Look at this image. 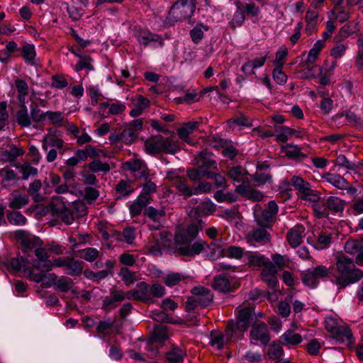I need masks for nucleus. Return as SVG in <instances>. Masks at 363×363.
I'll return each instance as SVG.
<instances>
[{
    "mask_svg": "<svg viewBox=\"0 0 363 363\" xmlns=\"http://www.w3.org/2000/svg\"><path fill=\"white\" fill-rule=\"evenodd\" d=\"M204 222L199 219L197 223H193L186 226L179 228L174 235V240L175 247L171 248L169 252L177 257L193 258L200 255L208 245L202 240L192 242L199 235V228L201 229Z\"/></svg>",
    "mask_w": 363,
    "mask_h": 363,
    "instance_id": "f257e3e1",
    "label": "nucleus"
},
{
    "mask_svg": "<svg viewBox=\"0 0 363 363\" xmlns=\"http://www.w3.org/2000/svg\"><path fill=\"white\" fill-rule=\"evenodd\" d=\"M336 267L338 274L335 276V284L341 289L363 278L362 271L355 267L353 260L347 256H339L337 258Z\"/></svg>",
    "mask_w": 363,
    "mask_h": 363,
    "instance_id": "f03ea898",
    "label": "nucleus"
},
{
    "mask_svg": "<svg viewBox=\"0 0 363 363\" xmlns=\"http://www.w3.org/2000/svg\"><path fill=\"white\" fill-rule=\"evenodd\" d=\"M145 152L149 155H174L179 150V143L172 138H164L161 135L152 136L144 143Z\"/></svg>",
    "mask_w": 363,
    "mask_h": 363,
    "instance_id": "7ed1b4c3",
    "label": "nucleus"
},
{
    "mask_svg": "<svg viewBox=\"0 0 363 363\" xmlns=\"http://www.w3.org/2000/svg\"><path fill=\"white\" fill-rule=\"evenodd\" d=\"M22 259L23 262L32 264L33 268H25L24 273L28 279L36 283L43 281L45 277V273L50 271L53 267L52 262L48 259L31 260L28 257Z\"/></svg>",
    "mask_w": 363,
    "mask_h": 363,
    "instance_id": "20e7f679",
    "label": "nucleus"
},
{
    "mask_svg": "<svg viewBox=\"0 0 363 363\" xmlns=\"http://www.w3.org/2000/svg\"><path fill=\"white\" fill-rule=\"evenodd\" d=\"M196 8V0H178L171 7L168 19L182 21L192 16Z\"/></svg>",
    "mask_w": 363,
    "mask_h": 363,
    "instance_id": "39448f33",
    "label": "nucleus"
},
{
    "mask_svg": "<svg viewBox=\"0 0 363 363\" xmlns=\"http://www.w3.org/2000/svg\"><path fill=\"white\" fill-rule=\"evenodd\" d=\"M278 212V206L274 201L268 203V208L263 209L260 205L257 204L254 208V216L257 225L262 228H269L274 221L275 216Z\"/></svg>",
    "mask_w": 363,
    "mask_h": 363,
    "instance_id": "423d86ee",
    "label": "nucleus"
},
{
    "mask_svg": "<svg viewBox=\"0 0 363 363\" xmlns=\"http://www.w3.org/2000/svg\"><path fill=\"white\" fill-rule=\"evenodd\" d=\"M329 274V268L325 265H318L303 271L301 273V279L305 286L314 289L318 285L319 279L328 277Z\"/></svg>",
    "mask_w": 363,
    "mask_h": 363,
    "instance_id": "0eeeda50",
    "label": "nucleus"
},
{
    "mask_svg": "<svg viewBox=\"0 0 363 363\" xmlns=\"http://www.w3.org/2000/svg\"><path fill=\"white\" fill-rule=\"evenodd\" d=\"M290 184L298 191L302 199L311 202H317L320 199L319 192L313 189L310 183L302 177L293 176L290 180Z\"/></svg>",
    "mask_w": 363,
    "mask_h": 363,
    "instance_id": "6e6552de",
    "label": "nucleus"
},
{
    "mask_svg": "<svg viewBox=\"0 0 363 363\" xmlns=\"http://www.w3.org/2000/svg\"><path fill=\"white\" fill-rule=\"evenodd\" d=\"M16 238L20 241L22 253L28 258L30 257V253L34 249L40 245V240L25 230H18L16 232Z\"/></svg>",
    "mask_w": 363,
    "mask_h": 363,
    "instance_id": "1a4fd4ad",
    "label": "nucleus"
},
{
    "mask_svg": "<svg viewBox=\"0 0 363 363\" xmlns=\"http://www.w3.org/2000/svg\"><path fill=\"white\" fill-rule=\"evenodd\" d=\"M254 309L252 307H245L238 312L237 320L230 321L232 323V330L235 333L239 331L243 333L250 326V323L253 318Z\"/></svg>",
    "mask_w": 363,
    "mask_h": 363,
    "instance_id": "9d476101",
    "label": "nucleus"
},
{
    "mask_svg": "<svg viewBox=\"0 0 363 363\" xmlns=\"http://www.w3.org/2000/svg\"><path fill=\"white\" fill-rule=\"evenodd\" d=\"M166 179L172 187L177 189L179 195L185 198H189L194 195L193 186H191L188 184V181L186 178L172 172H168Z\"/></svg>",
    "mask_w": 363,
    "mask_h": 363,
    "instance_id": "9b49d317",
    "label": "nucleus"
},
{
    "mask_svg": "<svg viewBox=\"0 0 363 363\" xmlns=\"http://www.w3.org/2000/svg\"><path fill=\"white\" fill-rule=\"evenodd\" d=\"M232 323H228L225 334L218 330H212L210 333L211 345L218 350H222L235 334L234 331L232 330Z\"/></svg>",
    "mask_w": 363,
    "mask_h": 363,
    "instance_id": "f8f14e48",
    "label": "nucleus"
},
{
    "mask_svg": "<svg viewBox=\"0 0 363 363\" xmlns=\"http://www.w3.org/2000/svg\"><path fill=\"white\" fill-rule=\"evenodd\" d=\"M196 167L200 168V170L206 174H210L212 169H217V163L213 158L212 153L207 150H203L198 153L194 158Z\"/></svg>",
    "mask_w": 363,
    "mask_h": 363,
    "instance_id": "ddd939ff",
    "label": "nucleus"
},
{
    "mask_svg": "<svg viewBox=\"0 0 363 363\" xmlns=\"http://www.w3.org/2000/svg\"><path fill=\"white\" fill-rule=\"evenodd\" d=\"M149 285L144 281H141L136 285L134 289L130 290L125 293L127 299H134L136 301L150 303L152 299L150 298Z\"/></svg>",
    "mask_w": 363,
    "mask_h": 363,
    "instance_id": "4468645a",
    "label": "nucleus"
},
{
    "mask_svg": "<svg viewBox=\"0 0 363 363\" xmlns=\"http://www.w3.org/2000/svg\"><path fill=\"white\" fill-rule=\"evenodd\" d=\"M250 336L252 340L259 341L264 345H268L270 341L269 328L262 322L252 325Z\"/></svg>",
    "mask_w": 363,
    "mask_h": 363,
    "instance_id": "2eb2a0df",
    "label": "nucleus"
},
{
    "mask_svg": "<svg viewBox=\"0 0 363 363\" xmlns=\"http://www.w3.org/2000/svg\"><path fill=\"white\" fill-rule=\"evenodd\" d=\"M48 278L49 283L44 284L46 286L54 285L57 289L64 293L69 291L74 285L72 279L67 277H57L56 274L52 273L49 274Z\"/></svg>",
    "mask_w": 363,
    "mask_h": 363,
    "instance_id": "dca6fc26",
    "label": "nucleus"
},
{
    "mask_svg": "<svg viewBox=\"0 0 363 363\" xmlns=\"http://www.w3.org/2000/svg\"><path fill=\"white\" fill-rule=\"evenodd\" d=\"M111 296H106L103 300L102 308L108 311L118 306V303L127 299L125 291L121 290H111Z\"/></svg>",
    "mask_w": 363,
    "mask_h": 363,
    "instance_id": "f3484780",
    "label": "nucleus"
},
{
    "mask_svg": "<svg viewBox=\"0 0 363 363\" xmlns=\"http://www.w3.org/2000/svg\"><path fill=\"white\" fill-rule=\"evenodd\" d=\"M266 228H259L249 232L247 240L250 244L258 243L265 245L270 241V234L265 230Z\"/></svg>",
    "mask_w": 363,
    "mask_h": 363,
    "instance_id": "a211bd4d",
    "label": "nucleus"
},
{
    "mask_svg": "<svg viewBox=\"0 0 363 363\" xmlns=\"http://www.w3.org/2000/svg\"><path fill=\"white\" fill-rule=\"evenodd\" d=\"M192 294L196 297L199 306L201 307L208 306L213 298L211 290L203 286H196L191 290Z\"/></svg>",
    "mask_w": 363,
    "mask_h": 363,
    "instance_id": "6ab92c4d",
    "label": "nucleus"
},
{
    "mask_svg": "<svg viewBox=\"0 0 363 363\" xmlns=\"http://www.w3.org/2000/svg\"><path fill=\"white\" fill-rule=\"evenodd\" d=\"M304 235L305 228L297 225L287 232L286 240L291 247L296 248L301 244Z\"/></svg>",
    "mask_w": 363,
    "mask_h": 363,
    "instance_id": "aec40b11",
    "label": "nucleus"
},
{
    "mask_svg": "<svg viewBox=\"0 0 363 363\" xmlns=\"http://www.w3.org/2000/svg\"><path fill=\"white\" fill-rule=\"evenodd\" d=\"M226 176L235 182L245 183L248 182L247 171L242 167L238 165L233 167L228 166L225 171Z\"/></svg>",
    "mask_w": 363,
    "mask_h": 363,
    "instance_id": "412c9836",
    "label": "nucleus"
},
{
    "mask_svg": "<svg viewBox=\"0 0 363 363\" xmlns=\"http://www.w3.org/2000/svg\"><path fill=\"white\" fill-rule=\"evenodd\" d=\"M235 191L245 199L252 201H260L264 198L262 192L245 184H240L237 186Z\"/></svg>",
    "mask_w": 363,
    "mask_h": 363,
    "instance_id": "4be33fe9",
    "label": "nucleus"
},
{
    "mask_svg": "<svg viewBox=\"0 0 363 363\" xmlns=\"http://www.w3.org/2000/svg\"><path fill=\"white\" fill-rule=\"evenodd\" d=\"M277 270L273 262H268L264 268L261 272V279L266 282L269 287L274 289L277 284Z\"/></svg>",
    "mask_w": 363,
    "mask_h": 363,
    "instance_id": "5701e85b",
    "label": "nucleus"
},
{
    "mask_svg": "<svg viewBox=\"0 0 363 363\" xmlns=\"http://www.w3.org/2000/svg\"><path fill=\"white\" fill-rule=\"evenodd\" d=\"M247 263L252 268H264L271 260L257 252H248L246 255Z\"/></svg>",
    "mask_w": 363,
    "mask_h": 363,
    "instance_id": "b1692460",
    "label": "nucleus"
},
{
    "mask_svg": "<svg viewBox=\"0 0 363 363\" xmlns=\"http://www.w3.org/2000/svg\"><path fill=\"white\" fill-rule=\"evenodd\" d=\"M9 206L11 209H19L29 203V197L27 194L18 190L13 191L9 198Z\"/></svg>",
    "mask_w": 363,
    "mask_h": 363,
    "instance_id": "393cba45",
    "label": "nucleus"
},
{
    "mask_svg": "<svg viewBox=\"0 0 363 363\" xmlns=\"http://www.w3.org/2000/svg\"><path fill=\"white\" fill-rule=\"evenodd\" d=\"M332 337L347 345L354 343V338L353 337L352 331L347 325H339L335 330Z\"/></svg>",
    "mask_w": 363,
    "mask_h": 363,
    "instance_id": "a878e982",
    "label": "nucleus"
},
{
    "mask_svg": "<svg viewBox=\"0 0 363 363\" xmlns=\"http://www.w3.org/2000/svg\"><path fill=\"white\" fill-rule=\"evenodd\" d=\"M345 204L346 203L344 200L334 196L328 197L324 201V206L333 213H342L345 209Z\"/></svg>",
    "mask_w": 363,
    "mask_h": 363,
    "instance_id": "bb28decb",
    "label": "nucleus"
},
{
    "mask_svg": "<svg viewBox=\"0 0 363 363\" xmlns=\"http://www.w3.org/2000/svg\"><path fill=\"white\" fill-rule=\"evenodd\" d=\"M116 196L117 199L128 197L134 192L135 189L132 186V182L129 180L121 179L115 187Z\"/></svg>",
    "mask_w": 363,
    "mask_h": 363,
    "instance_id": "cd10ccee",
    "label": "nucleus"
},
{
    "mask_svg": "<svg viewBox=\"0 0 363 363\" xmlns=\"http://www.w3.org/2000/svg\"><path fill=\"white\" fill-rule=\"evenodd\" d=\"M336 65V61L331 62L330 65H328V61H325L323 66L318 67L319 73L321 75L320 79L321 85L325 86L330 83V77L333 74Z\"/></svg>",
    "mask_w": 363,
    "mask_h": 363,
    "instance_id": "c85d7f7f",
    "label": "nucleus"
},
{
    "mask_svg": "<svg viewBox=\"0 0 363 363\" xmlns=\"http://www.w3.org/2000/svg\"><path fill=\"white\" fill-rule=\"evenodd\" d=\"M138 41L140 45L147 46L150 42H158L160 45L164 43L160 35L147 30H140L137 35Z\"/></svg>",
    "mask_w": 363,
    "mask_h": 363,
    "instance_id": "c756f323",
    "label": "nucleus"
},
{
    "mask_svg": "<svg viewBox=\"0 0 363 363\" xmlns=\"http://www.w3.org/2000/svg\"><path fill=\"white\" fill-rule=\"evenodd\" d=\"M302 340L301 335L292 330H288L279 337V342L283 345L296 346L302 342Z\"/></svg>",
    "mask_w": 363,
    "mask_h": 363,
    "instance_id": "7c9ffc66",
    "label": "nucleus"
},
{
    "mask_svg": "<svg viewBox=\"0 0 363 363\" xmlns=\"http://www.w3.org/2000/svg\"><path fill=\"white\" fill-rule=\"evenodd\" d=\"M322 178L339 189H345L348 185L347 180L337 174L324 173Z\"/></svg>",
    "mask_w": 363,
    "mask_h": 363,
    "instance_id": "2f4dec72",
    "label": "nucleus"
},
{
    "mask_svg": "<svg viewBox=\"0 0 363 363\" xmlns=\"http://www.w3.org/2000/svg\"><path fill=\"white\" fill-rule=\"evenodd\" d=\"M276 132L279 133L277 135V141L285 143L288 140V137L292 135H296L297 138H301L303 136L302 132L296 130L286 126H281L275 128Z\"/></svg>",
    "mask_w": 363,
    "mask_h": 363,
    "instance_id": "473e14b6",
    "label": "nucleus"
},
{
    "mask_svg": "<svg viewBox=\"0 0 363 363\" xmlns=\"http://www.w3.org/2000/svg\"><path fill=\"white\" fill-rule=\"evenodd\" d=\"M102 255L100 250L94 247H86L83 250H78L76 256L83 259L89 262L96 261Z\"/></svg>",
    "mask_w": 363,
    "mask_h": 363,
    "instance_id": "72a5a7b5",
    "label": "nucleus"
},
{
    "mask_svg": "<svg viewBox=\"0 0 363 363\" xmlns=\"http://www.w3.org/2000/svg\"><path fill=\"white\" fill-rule=\"evenodd\" d=\"M185 352L177 346H172L166 352V360L168 363H183Z\"/></svg>",
    "mask_w": 363,
    "mask_h": 363,
    "instance_id": "f704fd0d",
    "label": "nucleus"
},
{
    "mask_svg": "<svg viewBox=\"0 0 363 363\" xmlns=\"http://www.w3.org/2000/svg\"><path fill=\"white\" fill-rule=\"evenodd\" d=\"M0 177L2 178L1 184L4 188L13 186L18 180V177L15 172L6 167L0 170Z\"/></svg>",
    "mask_w": 363,
    "mask_h": 363,
    "instance_id": "c9c22d12",
    "label": "nucleus"
},
{
    "mask_svg": "<svg viewBox=\"0 0 363 363\" xmlns=\"http://www.w3.org/2000/svg\"><path fill=\"white\" fill-rule=\"evenodd\" d=\"M24 150L16 146H12L9 150H4L0 152V160L5 162H12L16 159L24 154Z\"/></svg>",
    "mask_w": 363,
    "mask_h": 363,
    "instance_id": "e433bc0d",
    "label": "nucleus"
},
{
    "mask_svg": "<svg viewBox=\"0 0 363 363\" xmlns=\"http://www.w3.org/2000/svg\"><path fill=\"white\" fill-rule=\"evenodd\" d=\"M45 114L46 120L56 127H61L67 122L65 118L64 113L61 111H48L45 112Z\"/></svg>",
    "mask_w": 363,
    "mask_h": 363,
    "instance_id": "4c0bfd02",
    "label": "nucleus"
},
{
    "mask_svg": "<svg viewBox=\"0 0 363 363\" xmlns=\"http://www.w3.org/2000/svg\"><path fill=\"white\" fill-rule=\"evenodd\" d=\"M64 146L63 140L57 138L54 135H46L42 141V148L47 151L49 147L62 149Z\"/></svg>",
    "mask_w": 363,
    "mask_h": 363,
    "instance_id": "58836bf2",
    "label": "nucleus"
},
{
    "mask_svg": "<svg viewBox=\"0 0 363 363\" xmlns=\"http://www.w3.org/2000/svg\"><path fill=\"white\" fill-rule=\"evenodd\" d=\"M209 30V26L207 25H204L203 23L197 24L193 29H191L189 32L190 37L191 40L195 43H199L201 40L203 38L204 32Z\"/></svg>",
    "mask_w": 363,
    "mask_h": 363,
    "instance_id": "ea45409f",
    "label": "nucleus"
},
{
    "mask_svg": "<svg viewBox=\"0 0 363 363\" xmlns=\"http://www.w3.org/2000/svg\"><path fill=\"white\" fill-rule=\"evenodd\" d=\"M144 215L148 217L150 220H152L155 223H160L162 218H163L165 216V211L164 208H161L160 209H156L152 206H149L146 208L143 212Z\"/></svg>",
    "mask_w": 363,
    "mask_h": 363,
    "instance_id": "a19ab883",
    "label": "nucleus"
},
{
    "mask_svg": "<svg viewBox=\"0 0 363 363\" xmlns=\"http://www.w3.org/2000/svg\"><path fill=\"white\" fill-rule=\"evenodd\" d=\"M213 286L215 289L224 293L232 290L229 280L221 275L217 276L214 278Z\"/></svg>",
    "mask_w": 363,
    "mask_h": 363,
    "instance_id": "79ce46f5",
    "label": "nucleus"
},
{
    "mask_svg": "<svg viewBox=\"0 0 363 363\" xmlns=\"http://www.w3.org/2000/svg\"><path fill=\"white\" fill-rule=\"evenodd\" d=\"M16 120L19 125L22 127H29L32 123L30 115L29 116L27 111L26 106L22 105L20 110L16 113Z\"/></svg>",
    "mask_w": 363,
    "mask_h": 363,
    "instance_id": "37998d69",
    "label": "nucleus"
},
{
    "mask_svg": "<svg viewBox=\"0 0 363 363\" xmlns=\"http://www.w3.org/2000/svg\"><path fill=\"white\" fill-rule=\"evenodd\" d=\"M84 262L79 260L69 258L67 269L70 276H79L82 273Z\"/></svg>",
    "mask_w": 363,
    "mask_h": 363,
    "instance_id": "c03bdc74",
    "label": "nucleus"
},
{
    "mask_svg": "<svg viewBox=\"0 0 363 363\" xmlns=\"http://www.w3.org/2000/svg\"><path fill=\"white\" fill-rule=\"evenodd\" d=\"M21 50L25 61L30 65H34L36 55L34 45L25 43Z\"/></svg>",
    "mask_w": 363,
    "mask_h": 363,
    "instance_id": "a18cd8bd",
    "label": "nucleus"
},
{
    "mask_svg": "<svg viewBox=\"0 0 363 363\" xmlns=\"http://www.w3.org/2000/svg\"><path fill=\"white\" fill-rule=\"evenodd\" d=\"M30 114L32 121L43 123L46 121L45 112L42 111L36 103L33 102L30 106Z\"/></svg>",
    "mask_w": 363,
    "mask_h": 363,
    "instance_id": "49530a36",
    "label": "nucleus"
},
{
    "mask_svg": "<svg viewBox=\"0 0 363 363\" xmlns=\"http://www.w3.org/2000/svg\"><path fill=\"white\" fill-rule=\"evenodd\" d=\"M325 45L324 41L323 40H318L314 45L313 47L309 50L307 60H306V64H313L315 60L317 59L319 53L322 50Z\"/></svg>",
    "mask_w": 363,
    "mask_h": 363,
    "instance_id": "de8ad7c7",
    "label": "nucleus"
},
{
    "mask_svg": "<svg viewBox=\"0 0 363 363\" xmlns=\"http://www.w3.org/2000/svg\"><path fill=\"white\" fill-rule=\"evenodd\" d=\"M65 210V203L61 199H55L50 203V211L52 216L60 218Z\"/></svg>",
    "mask_w": 363,
    "mask_h": 363,
    "instance_id": "09e8293b",
    "label": "nucleus"
},
{
    "mask_svg": "<svg viewBox=\"0 0 363 363\" xmlns=\"http://www.w3.org/2000/svg\"><path fill=\"white\" fill-rule=\"evenodd\" d=\"M89 169L94 173L97 172H108L111 169V166L107 162H103L100 160H94L89 163Z\"/></svg>",
    "mask_w": 363,
    "mask_h": 363,
    "instance_id": "8fccbe9b",
    "label": "nucleus"
},
{
    "mask_svg": "<svg viewBox=\"0 0 363 363\" xmlns=\"http://www.w3.org/2000/svg\"><path fill=\"white\" fill-rule=\"evenodd\" d=\"M9 223L14 225H23L26 223V218L19 211H8L6 215Z\"/></svg>",
    "mask_w": 363,
    "mask_h": 363,
    "instance_id": "3c124183",
    "label": "nucleus"
},
{
    "mask_svg": "<svg viewBox=\"0 0 363 363\" xmlns=\"http://www.w3.org/2000/svg\"><path fill=\"white\" fill-rule=\"evenodd\" d=\"M216 211V205L210 200L203 201L196 208V213L205 216L213 214Z\"/></svg>",
    "mask_w": 363,
    "mask_h": 363,
    "instance_id": "603ef678",
    "label": "nucleus"
},
{
    "mask_svg": "<svg viewBox=\"0 0 363 363\" xmlns=\"http://www.w3.org/2000/svg\"><path fill=\"white\" fill-rule=\"evenodd\" d=\"M332 242V235L327 232H320L317 237L315 247L319 250L327 248Z\"/></svg>",
    "mask_w": 363,
    "mask_h": 363,
    "instance_id": "864d4df0",
    "label": "nucleus"
},
{
    "mask_svg": "<svg viewBox=\"0 0 363 363\" xmlns=\"http://www.w3.org/2000/svg\"><path fill=\"white\" fill-rule=\"evenodd\" d=\"M185 278L182 274L171 272L164 278V282L167 286L171 287L178 284L181 281L184 280Z\"/></svg>",
    "mask_w": 363,
    "mask_h": 363,
    "instance_id": "5fc2aeb1",
    "label": "nucleus"
},
{
    "mask_svg": "<svg viewBox=\"0 0 363 363\" xmlns=\"http://www.w3.org/2000/svg\"><path fill=\"white\" fill-rule=\"evenodd\" d=\"M41 182L38 179L35 180L29 186L28 193L33 197V199L35 202H38L43 200V196L38 194V191L41 189Z\"/></svg>",
    "mask_w": 363,
    "mask_h": 363,
    "instance_id": "6e6d98bb",
    "label": "nucleus"
},
{
    "mask_svg": "<svg viewBox=\"0 0 363 363\" xmlns=\"http://www.w3.org/2000/svg\"><path fill=\"white\" fill-rule=\"evenodd\" d=\"M214 199L219 203L227 202L229 203L235 202L237 196L233 193H224L221 190L217 191L214 194Z\"/></svg>",
    "mask_w": 363,
    "mask_h": 363,
    "instance_id": "4d7b16f0",
    "label": "nucleus"
},
{
    "mask_svg": "<svg viewBox=\"0 0 363 363\" xmlns=\"http://www.w3.org/2000/svg\"><path fill=\"white\" fill-rule=\"evenodd\" d=\"M119 276L126 286H130L137 280L135 272H131L125 267L121 269Z\"/></svg>",
    "mask_w": 363,
    "mask_h": 363,
    "instance_id": "13d9d810",
    "label": "nucleus"
},
{
    "mask_svg": "<svg viewBox=\"0 0 363 363\" xmlns=\"http://www.w3.org/2000/svg\"><path fill=\"white\" fill-rule=\"evenodd\" d=\"M362 247L363 242L356 240H350L345 243V250L350 255L357 254Z\"/></svg>",
    "mask_w": 363,
    "mask_h": 363,
    "instance_id": "bf43d9fd",
    "label": "nucleus"
},
{
    "mask_svg": "<svg viewBox=\"0 0 363 363\" xmlns=\"http://www.w3.org/2000/svg\"><path fill=\"white\" fill-rule=\"evenodd\" d=\"M138 138V133L132 130L131 128H129L128 126L122 130L121 133V140L127 145L131 144Z\"/></svg>",
    "mask_w": 363,
    "mask_h": 363,
    "instance_id": "052dcab7",
    "label": "nucleus"
},
{
    "mask_svg": "<svg viewBox=\"0 0 363 363\" xmlns=\"http://www.w3.org/2000/svg\"><path fill=\"white\" fill-rule=\"evenodd\" d=\"M152 338L155 341L162 342L168 338L167 328L163 325L155 327L152 333Z\"/></svg>",
    "mask_w": 363,
    "mask_h": 363,
    "instance_id": "680f3d73",
    "label": "nucleus"
},
{
    "mask_svg": "<svg viewBox=\"0 0 363 363\" xmlns=\"http://www.w3.org/2000/svg\"><path fill=\"white\" fill-rule=\"evenodd\" d=\"M79 60L75 66V70L79 72L83 69H88L89 70H93L94 67L91 65L92 59L87 55L82 56L79 55Z\"/></svg>",
    "mask_w": 363,
    "mask_h": 363,
    "instance_id": "e2e57ef3",
    "label": "nucleus"
},
{
    "mask_svg": "<svg viewBox=\"0 0 363 363\" xmlns=\"http://www.w3.org/2000/svg\"><path fill=\"white\" fill-rule=\"evenodd\" d=\"M285 155L291 159H297L301 157H306V155L301 152L300 147H298L297 145H292L291 144L286 145Z\"/></svg>",
    "mask_w": 363,
    "mask_h": 363,
    "instance_id": "0e129e2a",
    "label": "nucleus"
},
{
    "mask_svg": "<svg viewBox=\"0 0 363 363\" xmlns=\"http://www.w3.org/2000/svg\"><path fill=\"white\" fill-rule=\"evenodd\" d=\"M284 354V350L279 343L271 345L268 350V355L272 359H278Z\"/></svg>",
    "mask_w": 363,
    "mask_h": 363,
    "instance_id": "69168bd1",
    "label": "nucleus"
},
{
    "mask_svg": "<svg viewBox=\"0 0 363 363\" xmlns=\"http://www.w3.org/2000/svg\"><path fill=\"white\" fill-rule=\"evenodd\" d=\"M17 168H19L21 170V172L22 173L23 176L22 178L23 179H28L29 176L32 175H36L38 174V169L37 168L31 166L28 163H25L22 165H15Z\"/></svg>",
    "mask_w": 363,
    "mask_h": 363,
    "instance_id": "338daca9",
    "label": "nucleus"
},
{
    "mask_svg": "<svg viewBox=\"0 0 363 363\" xmlns=\"http://www.w3.org/2000/svg\"><path fill=\"white\" fill-rule=\"evenodd\" d=\"M243 13L257 18L260 13V9L254 2L250 1L243 6Z\"/></svg>",
    "mask_w": 363,
    "mask_h": 363,
    "instance_id": "774afa93",
    "label": "nucleus"
}]
</instances>
